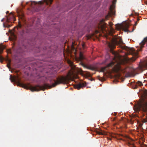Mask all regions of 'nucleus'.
<instances>
[{
  "instance_id": "nucleus-1",
  "label": "nucleus",
  "mask_w": 147,
  "mask_h": 147,
  "mask_svg": "<svg viewBox=\"0 0 147 147\" xmlns=\"http://www.w3.org/2000/svg\"><path fill=\"white\" fill-rule=\"evenodd\" d=\"M71 69L69 71L66 77L61 76L56 78V80H54V83L51 85L48 84H45L43 86L37 85L33 86L29 84L27 85L20 82L18 78L16 76H13L11 75L10 76V79L11 82H15L18 83L20 86L27 89H29L32 91H38L41 90H44L47 88H51L54 87L57 85L61 84H65L69 80H72L74 78H77V74L83 75L84 71L81 69L76 67V65H69Z\"/></svg>"
},
{
  "instance_id": "nucleus-2",
  "label": "nucleus",
  "mask_w": 147,
  "mask_h": 147,
  "mask_svg": "<svg viewBox=\"0 0 147 147\" xmlns=\"http://www.w3.org/2000/svg\"><path fill=\"white\" fill-rule=\"evenodd\" d=\"M125 65V66L123 67L121 66V65H107L106 66L100 68V71H107L109 70L110 72L116 73L119 71L126 73H135L137 72H141L146 69V68L145 65H138V67L136 68L128 67L126 66L127 65Z\"/></svg>"
},
{
  "instance_id": "nucleus-3",
  "label": "nucleus",
  "mask_w": 147,
  "mask_h": 147,
  "mask_svg": "<svg viewBox=\"0 0 147 147\" xmlns=\"http://www.w3.org/2000/svg\"><path fill=\"white\" fill-rule=\"evenodd\" d=\"M108 45L110 49V52L114 55V57L111 59H113L111 62L109 63H107V64H114L115 63H116V64H122L118 63L117 62V59L119 58V57L118 53L113 50V49L115 48V45L113 43H109Z\"/></svg>"
},
{
  "instance_id": "nucleus-4",
  "label": "nucleus",
  "mask_w": 147,
  "mask_h": 147,
  "mask_svg": "<svg viewBox=\"0 0 147 147\" xmlns=\"http://www.w3.org/2000/svg\"><path fill=\"white\" fill-rule=\"evenodd\" d=\"M121 48L126 50L128 54H131L133 56V57L131 58L130 61H134L138 57V53L136 52L134 49L132 48H130L126 46H122Z\"/></svg>"
},
{
  "instance_id": "nucleus-5",
  "label": "nucleus",
  "mask_w": 147,
  "mask_h": 147,
  "mask_svg": "<svg viewBox=\"0 0 147 147\" xmlns=\"http://www.w3.org/2000/svg\"><path fill=\"white\" fill-rule=\"evenodd\" d=\"M135 110L137 111H147V101H143L139 103L135 107Z\"/></svg>"
},
{
  "instance_id": "nucleus-6",
  "label": "nucleus",
  "mask_w": 147,
  "mask_h": 147,
  "mask_svg": "<svg viewBox=\"0 0 147 147\" xmlns=\"http://www.w3.org/2000/svg\"><path fill=\"white\" fill-rule=\"evenodd\" d=\"M13 52L15 53L14 55L15 57L22 56L23 55V51L22 48L19 46L14 48L13 49Z\"/></svg>"
},
{
  "instance_id": "nucleus-7",
  "label": "nucleus",
  "mask_w": 147,
  "mask_h": 147,
  "mask_svg": "<svg viewBox=\"0 0 147 147\" xmlns=\"http://www.w3.org/2000/svg\"><path fill=\"white\" fill-rule=\"evenodd\" d=\"M115 6L114 4L111 5L110 7V12H109L107 15L105 16V18L106 20L108 19V18L113 15H115Z\"/></svg>"
},
{
  "instance_id": "nucleus-8",
  "label": "nucleus",
  "mask_w": 147,
  "mask_h": 147,
  "mask_svg": "<svg viewBox=\"0 0 147 147\" xmlns=\"http://www.w3.org/2000/svg\"><path fill=\"white\" fill-rule=\"evenodd\" d=\"M78 61H80V63L79 64H86L85 63L86 59L85 57L83 55L82 53L80 52L79 55V57L77 59Z\"/></svg>"
},
{
  "instance_id": "nucleus-9",
  "label": "nucleus",
  "mask_w": 147,
  "mask_h": 147,
  "mask_svg": "<svg viewBox=\"0 0 147 147\" xmlns=\"http://www.w3.org/2000/svg\"><path fill=\"white\" fill-rule=\"evenodd\" d=\"M120 140L124 141L127 142V144L129 146H132L133 147H136L134 144L131 143V142L133 141V140L128 136H125V138L124 139L120 138Z\"/></svg>"
},
{
  "instance_id": "nucleus-10",
  "label": "nucleus",
  "mask_w": 147,
  "mask_h": 147,
  "mask_svg": "<svg viewBox=\"0 0 147 147\" xmlns=\"http://www.w3.org/2000/svg\"><path fill=\"white\" fill-rule=\"evenodd\" d=\"M116 27L117 29H120L121 28L125 32H128V28L129 27V25L128 24H126L122 26L119 25L118 27H117V26Z\"/></svg>"
},
{
  "instance_id": "nucleus-11",
  "label": "nucleus",
  "mask_w": 147,
  "mask_h": 147,
  "mask_svg": "<svg viewBox=\"0 0 147 147\" xmlns=\"http://www.w3.org/2000/svg\"><path fill=\"white\" fill-rule=\"evenodd\" d=\"M43 3L41 1H40L38 2V4H37V3H36L35 2H33V3H30V6L33 8L35 7H37V6H40V5H41Z\"/></svg>"
},
{
  "instance_id": "nucleus-12",
  "label": "nucleus",
  "mask_w": 147,
  "mask_h": 147,
  "mask_svg": "<svg viewBox=\"0 0 147 147\" xmlns=\"http://www.w3.org/2000/svg\"><path fill=\"white\" fill-rule=\"evenodd\" d=\"M84 67L86 68L87 69L91 70H94L96 69V67L94 66H92V65H82Z\"/></svg>"
},
{
  "instance_id": "nucleus-13",
  "label": "nucleus",
  "mask_w": 147,
  "mask_h": 147,
  "mask_svg": "<svg viewBox=\"0 0 147 147\" xmlns=\"http://www.w3.org/2000/svg\"><path fill=\"white\" fill-rule=\"evenodd\" d=\"M86 86V84L82 83V84L80 83L74 86V88L77 89L78 90H79L82 87H85Z\"/></svg>"
},
{
  "instance_id": "nucleus-14",
  "label": "nucleus",
  "mask_w": 147,
  "mask_h": 147,
  "mask_svg": "<svg viewBox=\"0 0 147 147\" xmlns=\"http://www.w3.org/2000/svg\"><path fill=\"white\" fill-rule=\"evenodd\" d=\"M145 43H146L147 46V37L144 38V40L140 43V50H141L144 47V45L145 44Z\"/></svg>"
},
{
  "instance_id": "nucleus-15",
  "label": "nucleus",
  "mask_w": 147,
  "mask_h": 147,
  "mask_svg": "<svg viewBox=\"0 0 147 147\" xmlns=\"http://www.w3.org/2000/svg\"><path fill=\"white\" fill-rule=\"evenodd\" d=\"M105 62H103L102 63L99 64H103L105 63L106 61H107L110 58V55H109L108 53H106L105 56Z\"/></svg>"
},
{
  "instance_id": "nucleus-16",
  "label": "nucleus",
  "mask_w": 147,
  "mask_h": 147,
  "mask_svg": "<svg viewBox=\"0 0 147 147\" xmlns=\"http://www.w3.org/2000/svg\"><path fill=\"white\" fill-rule=\"evenodd\" d=\"M115 43L116 45H118L120 44H123V42L122 39H120L119 41L116 40L115 42Z\"/></svg>"
},
{
  "instance_id": "nucleus-17",
  "label": "nucleus",
  "mask_w": 147,
  "mask_h": 147,
  "mask_svg": "<svg viewBox=\"0 0 147 147\" xmlns=\"http://www.w3.org/2000/svg\"><path fill=\"white\" fill-rule=\"evenodd\" d=\"M17 12L19 15H22L23 14L22 10L21 9H18L17 10Z\"/></svg>"
},
{
  "instance_id": "nucleus-18",
  "label": "nucleus",
  "mask_w": 147,
  "mask_h": 147,
  "mask_svg": "<svg viewBox=\"0 0 147 147\" xmlns=\"http://www.w3.org/2000/svg\"><path fill=\"white\" fill-rule=\"evenodd\" d=\"M53 0H49V1H47V0H45V1L46 2V3L47 5L49 4V3H50V5H51L52 4V3L53 1Z\"/></svg>"
},
{
  "instance_id": "nucleus-19",
  "label": "nucleus",
  "mask_w": 147,
  "mask_h": 147,
  "mask_svg": "<svg viewBox=\"0 0 147 147\" xmlns=\"http://www.w3.org/2000/svg\"><path fill=\"white\" fill-rule=\"evenodd\" d=\"M9 16H10V18L11 19H14V15L12 13H11L9 14Z\"/></svg>"
},
{
  "instance_id": "nucleus-20",
  "label": "nucleus",
  "mask_w": 147,
  "mask_h": 147,
  "mask_svg": "<svg viewBox=\"0 0 147 147\" xmlns=\"http://www.w3.org/2000/svg\"><path fill=\"white\" fill-rule=\"evenodd\" d=\"M137 84L140 86H141L143 85L142 83L141 82L139 81H138L137 82Z\"/></svg>"
},
{
  "instance_id": "nucleus-21",
  "label": "nucleus",
  "mask_w": 147,
  "mask_h": 147,
  "mask_svg": "<svg viewBox=\"0 0 147 147\" xmlns=\"http://www.w3.org/2000/svg\"><path fill=\"white\" fill-rule=\"evenodd\" d=\"M98 133L99 135H103L105 134V133L102 131H98Z\"/></svg>"
},
{
  "instance_id": "nucleus-22",
  "label": "nucleus",
  "mask_w": 147,
  "mask_h": 147,
  "mask_svg": "<svg viewBox=\"0 0 147 147\" xmlns=\"http://www.w3.org/2000/svg\"><path fill=\"white\" fill-rule=\"evenodd\" d=\"M10 20L9 17H7L6 21L7 22H10Z\"/></svg>"
},
{
  "instance_id": "nucleus-23",
  "label": "nucleus",
  "mask_w": 147,
  "mask_h": 147,
  "mask_svg": "<svg viewBox=\"0 0 147 147\" xmlns=\"http://www.w3.org/2000/svg\"><path fill=\"white\" fill-rule=\"evenodd\" d=\"M11 65H6V66L8 68L10 69L11 68Z\"/></svg>"
},
{
  "instance_id": "nucleus-24",
  "label": "nucleus",
  "mask_w": 147,
  "mask_h": 147,
  "mask_svg": "<svg viewBox=\"0 0 147 147\" xmlns=\"http://www.w3.org/2000/svg\"><path fill=\"white\" fill-rule=\"evenodd\" d=\"M40 9V8L39 7H38V8H36V9H35V11H39V10Z\"/></svg>"
},
{
  "instance_id": "nucleus-25",
  "label": "nucleus",
  "mask_w": 147,
  "mask_h": 147,
  "mask_svg": "<svg viewBox=\"0 0 147 147\" xmlns=\"http://www.w3.org/2000/svg\"><path fill=\"white\" fill-rule=\"evenodd\" d=\"M7 60H8V61L9 62V63H7V65L10 64V60L8 58H7Z\"/></svg>"
},
{
  "instance_id": "nucleus-26",
  "label": "nucleus",
  "mask_w": 147,
  "mask_h": 147,
  "mask_svg": "<svg viewBox=\"0 0 147 147\" xmlns=\"http://www.w3.org/2000/svg\"><path fill=\"white\" fill-rule=\"evenodd\" d=\"M18 27H19L18 28H21L22 27V26H21V24H19V25H18Z\"/></svg>"
},
{
  "instance_id": "nucleus-27",
  "label": "nucleus",
  "mask_w": 147,
  "mask_h": 147,
  "mask_svg": "<svg viewBox=\"0 0 147 147\" xmlns=\"http://www.w3.org/2000/svg\"><path fill=\"white\" fill-rule=\"evenodd\" d=\"M95 32L96 34H98V33H99V31L98 30H96L95 31Z\"/></svg>"
},
{
  "instance_id": "nucleus-28",
  "label": "nucleus",
  "mask_w": 147,
  "mask_h": 147,
  "mask_svg": "<svg viewBox=\"0 0 147 147\" xmlns=\"http://www.w3.org/2000/svg\"><path fill=\"white\" fill-rule=\"evenodd\" d=\"M82 47H83V48H84V47H85V44L84 43H83V44H82Z\"/></svg>"
},
{
  "instance_id": "nucleus-29",
  "label": "nucleus",
  "mask_w": 147,
  "mask_h": 147,
  "mask_svg": "<svg viewBox=\"0 0 147 147\" xmlns=\"http://www.w3.org/2000/svg\"><path fill=\"white\" fill-rule=\"evenodd\" d=\"M109 25H110V27H111V26H112V25L113 24H112V23H111V22L109 23Z\"/></svg>"
},
{
  "instance_id": "nucleus-30",
  "label": "nucleus",
  "mask_w": 147,
  "mask_h": 147,
  "mask_svg": "<svg viewBox=\"0 0 147 147\" xmlns=\"http://www.w3.org/2000/svg\"><path fill=\"white\" fill-rule=\"evenodd\" d=\"M24 30H22V33H21V35H23L24 34Z\"/></svg>"
},
{
  "instance_id": "nucleus-31",
  "label": "nucleus",
  "mask_w": 147,
  "mask_h": 147,
  "mask_svg": "<svg viewBox=\"0 0 147 147\" xmlns=\"http://www.w3.org/2000/svg\"><path fill=\"white\" fill-rule=\"evenodd\" d=\"M137 22H135V26H136L137 24Z\"/></svg>"
},
{
  "instance_id": "nucleus-32",
  "label": "nucleus",
  "mask_w": 147,
  "mask_h": 147,
  "mask_svg": "<svg viewBox=\"0 0 147 147\" xmlns=\"http://www.w3.org/2000/svg\"><path fill=\"white\" fill-rule=\"evenodd\" d=\"M4 19V18L2 19V20H1V21L2 22H3V21Z\"/></svg>"
},
{
  "instance_id": "nucleus-33",
  "label": "nucleus",
  "mask_w": 147,
  "mask_h": 147,
  "mask_svg": "<svg viewBox=\"0 0 147 147\" xmlns=\"http://www.w3.org/2000/svg\"><path fill=\"white\" fill-rule=\"evenodd\" d=\"M9 13V11H7V12H6V13L7 14V13Z\"/></svg>"
},
{
  "instance_id": "nucleus-34",
  "label": "nucleus",
  "mask_w": 147,
  "mask_h": 147,
  "mask_svg": "<svg viewBox=\"0 0 147 147\" xmlns=\"http://www.w3.org/2000/svg\"><path fill=\"white\" fill-rule=\"evenodd\" d=\"M28 3H29L28 2H26V5H27V4H28Z\"/></svg>"
},
{
  "instance_id": "nucleus-35",
  "label": "nucleus",
  "mask_w": 147,
  "mask_h": 147,
  "mask_svg": "<svg viewBox=\"0 0 147 147\" xmlns=\"http://www.w3.org/2000/svg\"><path fill=\"white\" fill-rule=\"evenodd\" d=\"M94 80L93 79H90V80H91V81H92L93 80Z\"/></svg>"
},
{
  "instance_id": "nucleus-36",
  "label": "nucleus",
  "mask_w": 147,
  "mask_h": 147,
  "mask_svg": "<svg viewBox=\"0 0 147 147\" xmlns=\"http://www.w3.org/2000/svg\"><path fill=\"white\" fill-rule=\"evenodd\" d=\"M70 64V65H71V64H72V63H70V64Z\"/></svg>"
},
{
  "instance_id": "nucleus-37",
  "label": "nucleus",
  "mask_w": 147,
  "mask_h": 147,
  "mask_svg": "<svg viewBox=\"0 0 147 147\" xmlns=\"http://www.w3.org/2000/svg\"><path fill=\"white\" fill-rule=\"evenodd\" d=\"M3 26H4V27H5V26H4L5 25H4V24H3Z\"/></svg>"
},
{
  "instance_id": "nucleus-38",
  "label": "nucleus",
  "mask_w": 147,
  "mask_h": 147,
  "mask_svg": "<svg viewBox=\"0 0 147 147\" xmlns=\"http://www.w3.org/2000/svg\"><path fill=\"white\" fill-rule=\"evenodd\" d=\"M147 122V121H145V122Z\"/></svg>"
},
{
  "instance_id": "nucleus-39",
  "label": "nucleus",
  "mask_w": 147,
  "mask_h": 147,
  "mask_svg": "<svg viewBox=\"0 0 147 147\" xmlns=\"http://www.w3.org/2000/svg\"><path fill=\"white\" fill-rule=\"evenodd\" d=\"M138 20V21H139V20H138H138Z\"/></svg>"
},
{
  "instance_id": "nucleus-40",
  "label": "nucleus",
  "mask_w": 147,
  "mask_h": 147,
  "mask_svg": "<svg viewBox=\"0 0 147 147\" xmlns=\"http://www.w3.org/2000/svg\"><path fill=\"white\" fill-rule=\"evenodd\" d=\"M0 58H1V59H3L2 57H1Z\"/></svg>"
},
{
  "instance_id": "nucleus-41",
  "label": "nucleus",
  "mask_w": 147,
  "mask_h": 147,
  "mask_svg": "<svg viewBox=\"0 0 147 147\" xmlns=\"http://www.w3.org/2000/svg\"><path fill=\"white\" fill-rule=\"evenodd\" d=\"M88 38H90V37H88Z\"/></svg>"
},
{
  "instance_id": "nucleus-42",
  "label": "nucleus",
  "mask_w": 147,
  "mask_h": 147,
  "mask_svg": "<svg viewBox=\"0 0 147 147\" xmlns=\"http://www.w3.org/2000/svg\"><path fill=\"white\" fill-rule=\"evenodd\" d=\"M9 27V25H8V27Z\"/></svg>"
},
{
  "instance_id": "nucleus-43",
  "label": "nucleus",
  "mask_w": 147,
  "mask_h": 147,
  "mask_svg": "<svg viewBox=\"0 0 147 147\" xmlns=\"http://www.w3.org/2000/svg\"><path fill=\"white\" fill-rule=\"evenodd\" d=\"M102 21H104L103 20H102Z\"/></svg>"
}]
</instances>
